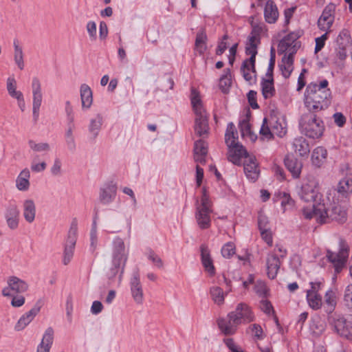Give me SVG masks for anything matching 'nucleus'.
Segmentation results:
<instances>
[{"mask_svg": "<svg viewBox=\"0 0 352 352\" xmlns=\"http://www.w3.org/2000/svg\"><path fill=\"white\" fill-rule=\"evenodd\" d=\"M221 254L224 258H230L235 254V245L229 242L225 244L221 249Z\"/></svg>", "mask_w": 352, "mask_h": 352, "instance_id": "nucleus-54", "label": "nucleus"}, {"mask_svg": "<svg viewBox=\"0 0 352 352\" xmlns=\"http://www.w3.org/2000/svg\"><path fill=\"white\" fill-rule=\"evenodd\" d=\"M208 153V144L202 140L195 142L194 146V159L197 163L204 164Z\"/></svg>", "mask_w": 352, "mask_h": 352, "instance_id": "nucleus-25", "label": "nucleus"}, {"mask_svg": "<svg viewBox=\"0 0 352 352\" xmlns=\"http://www.w3.org/2000/svg\"><path fill=\"white\" fill-rule=\"evenodd\" d=\"M41 306L36 304L30 310L23 314L14 326V330L20 331L23 330L38 314Z\"/></svg>", "mask_w": 352, "mask_h": 352, "instance_id": "nucleus-17", "label": "nucleus"}, {"mask_svg": "<svg viewBox=\"0 0 352 352\" xmlns=\"http://www.w3.org/2000/svg\"><path fill=\"white\" fill-rule=\"evenodd\" d=\"M272 124V121L269 122L266 118L263 119L259 131V133L262 140H270L273 138L271 126Z\"/></svg>", "mask_w": 352, "mask_h": 352, "instance_id": "nucleus-43", "label": "nucleus"}, {"mask_svg": "<svg viewBox=\"0 0 352 352\" xmlns=\"http://www.w3.org/2000/svg\"><path fill=\"white\" fill-rule=\"evenodd\" d=\"M80 99L83 109H89L93 102L92 91L87 84H82L80 87Z\"/></svg>", "mask_w": 352, "mask_h": 352, "instance_id": "nucleus-34", "label": "nucleus"}, {"mask_svg": "<svg viewBox=\"0 0 352 352\" xmlns=\"http://www.w3.org/2000/svg\"><path fill=\"white\" fill-rule=\"evenodd\" d=\"M28 144L30 151L34 153H47L50 151V146L47 142L29 140Z\"/></svg>", "mask_w": 352, "mask_h": 352, "instance_id": "nucleus-41", "label": "nucleus"}, {"mask_svg": "<svg viewBox=\"0 0 352 352\" xmlns=\"http://www.w3.org/2000/svg\"><path fill=\"white\" fill-rule=\"evenodd\" d=\"M334 122L337 126L339 127H342L346 123V118L344 116V115L342 113L337 112L333 114V116Z\"/></svg>", "mask_w": 352, "mask_h": 352, "instance_id": "nucleus-63", "label": "nucleus"}, {"mask_svg": "<svg viewBox=\"0 0 352 352\" xmlns=\"http://www.w3.org/2000/svg\"><path fill=\"white\" fill-rule=\"evenodd\" d=\"M31 93L32 102V116L36 122L39 117L40 109L43 100L42 84L38 77H33L31 80Z\"/></svg>", "mask_w": 352, "mask_h": 352, "instance_id": "nucleus-8", "label": "nucleus"}, {"mask_svg": "<svg viewBox=\"0 0 352 352\" xmlns=\"http://www.w3.org/2000/svg\"><path fill=\"white\" fill-rule=\"evenodd\" d=\"M102 124V117L100 114H97L90 120L89 126V132L96 138L101 128Z\"/></svg>", "mask_w": 352, "mask_h": 352, "instance_id": "nucleus-45", "label": "nucleus"}, {"mask_svg": "<svg viewBox=\"0 0 352 352\" xmlns=\"http://www.w3.org/2000/svg\"><path fill=\"white\" fill-rule=\"evenodd\" d=\"M74 129L75 124H67V128L65 131V138L67 147L71 151H74L76 147L75 138L74 135Z\"/></svg>", "mask_w": 352, "mask_h": 352, "instance_id": "nucleus-40", "label": "nucleus"}, {"mask_svg": "<svg viewBox=\"0 0 352 352\" xmlns=\"http://www.w3.org/2000/svg\"><path fill=\"white\" fill-rule=\"evenodd\" d=\"M337 303L336 292L332 289L328 290L324 295V305L327 311L331 312Z\"/></svg>", "mask_w": 352, "mask_h": 352, "instance_id": "nucleus-47", "label": "nucleus"}, {"mask_svg": "<svg viewBox=\"0 0 352 352\" xmlns=\"http://www.w3.org/2000/svg\"><path fill=\"white\" fill-rule=\"evenodd\" d=\"M65 112L67 114V124H74V115L73 107H72L69 101H67L65 103Z\"/></svg>", "mask_w": 352, "mask_h": 352, "instance_id": "nucleus-60", "label": "nucleus"}, {"mask_svg": "<svg viewBox=\"0 0 352 352\" xmlns=\"http://www.w3.org/2000/svg\"><path fill=\"white\" fill-rule=\"evenodd\" d=\"M91 248L94 250L96 248L98 242V231L96 223L93 224L90 232Z\"/></svg>", "mask_w": 352, "mask_h": 352, "instance_id": "nucleus-59", "label": "nucleus"}, {"mask_svg": "<svg viewBox=\"0 0 352 352\" xmlns=\"http://www.w3.org/2000/svg\"><path fill=\"white\" fill-rule=\"evenodd\" d=\"M262 94L265 99L271 98L275 94L273 77L263 79L261 82Z\"/></svg>", "mask_w": 352, "mask_h": 352, "instance_id": "nucleus-39", "label": "nucleus"}, {"mask_svg": "<svg viewBox=\"0 0 352 352\" xmlns=\"http://www.w3.org/2000/svg\"><path fill=\"white\" fill-rule=\"evenodd\" d=\"M200 249L202 265L205 271L210 276H212L215 274V268L213 264V261L210 256V251L208 247L205 245H201Z\"/></svg>", "mask_w": 352, "mask_h": 352, "instance_id": "nucleus-22", "label": "nucleus"}, {"mask_svg": "<svg viewBox=\"0 0 352 352\" xmlns=\"http://www.w3.org/2000/svg\"><path fill=\"white\" fill-rule=\"evenodd\" d=\"M294 55L285 54L282 58L281 63L279 65L280 70L284 78H287L291 75L294 69Z\"/></svg>", "mask_w": 352, "mask_h": 352, "instance_id": "nucleus-35", "label": "nucleus"}, {"mask_svg": "<svg viewBox=\"0 0 352 352\" xmlns=\"http://www.w3.org/2000/svg\"><path fill=\"white\" fill-rule=\"evenodd\" d=\"M333 324L340 336L352 339V322L346 320L343 316H336L333 318Z\"/></svg>", "mask_w": 352, "mask_h": 352, "instance_id": "nucleus-16", "label": "nucleus"}, {"mask_svg": "<svg viewBox=\"0 0 352 352\" xmlns=\"http://www.w3.org/2000/svg\"><path fill=\"white\" fill-rule=\"evenodd\" d=\"M311 288L307 290V300L310 307L317 310L322 305V296L318 294L321 289L320 282L310 283Z\"/></svg>", "mask_w": 352, "mask_h": 352, "instance_id": "nucleus-15", "label": "nucleus"}, {"mask_svg": "<svg viewBox=\"0 0 352 352\" xmlns=\"http://www.w3.org/2000/svg\"><path fill=\"white\" fill-rule=\"evenodd\" d=\"M129 283L131 294L133 300L136 304L142 305L144 300V292L138 269L133 272Z\"/></svg>", "mask_w": 352, "mask_h": 352, "instance_id": "nucleus-14", "label": "nucleus"}, {"mask_svg": "<svg viewBox=\"0 0 352 352\" xmlns=\"http://www.w3.org/2000/svg\"><path fill=\"white\" fill-rule=\"evenodd\" d=\"M218 327L221 332L226 336L234 335L237 330L238 323H234L230 313L227 315V318H219L217 321Z\"/></svg>", "mask_w": 352, "mask_h": 352, "instance_id": "nucleus-20", "label": "nucleus"}, {"mask_svg": "<svg viewBox=\"0 0 352 352\" xmlns=\"http://www.w3.org/2000/svg\"><path fill=\"white\" fill-rule=\"evenodd\" d=\"M327 151L322 146L316 147L311 153V161L313 166L320 168L326 162Z\"/></svg>", "mask_w": 352, "mask_h": 352, "instance_id": "nucleus-28", "label": "nucleus"}, {"mask_svg": "<svg viewBox=\"0 0 352 352\" xmlns=\"http://www.w3.org/2000/svg\"><path fill=\"white\" fill-rule=\"evenodd\" d=\"M212 212V204L205 190H203L200 201L196 204L195 218L199 227L201 229H207L210 226Z\"/></svg>", "mask_w": 352, "mask_h": 352, "instance_id": "nucleus-7", "label": "nucleus"}, {"mask_svg": "<svg viewBox=\"0 0 352 352\" xmlns=\"http://www.w3.org/2000/svg\"><path fill=\"white\" fill-rule=\"evenodd\" d=\"M292 145L294 151L301 157L307 156L310 152L309 144L302 137L295 138Z\"/></svg>", "mask_w": 352, "mask_h": 352, "instance_id": "nucleus-32", "label": "nucleus"}, {"mask_svg": "<svg viewBox=\"0 0 352 352\" xmlns=\"http://www.w3.org/2000/svg\"><path fill=\"white\" fill-rule=\"evenodd\" d=\"M285 164L294 178H299L302 168V163L294 157L285 159Z\"/></svg>", "mask_w": 352, "mask_h": 352, "instance_id": "nucleus-27", "label": "nucleus"}, {"mask_svg": "<svg viewBox=\"0 0 352 352\" xmlns=\"http://www.w3.org/2000/svg\"><path fill=\"white\" fill-rule=\"evenodd\" d=\"M327 214L328 218H331L333 220H336L339 222H344L346 219V210L340 205L334 204L331 209L327 207Z\"/></svg>", "mask_w": 352, "mask_h": 352, "instance_id": "nucleus-30", "label": "nucleus"}, {"mask_svg": "<svg viewBox=\"0 0 352 352\" xmlns=\"http://www.w3.org/2000/svg\"><path fill=\"white\" fill-rule=\"evenodd\" d=\"M190 100L195 114V133L199 137L206 138L209 133L208 114L204 107L199 91L194 87L191 88Z\"/></svg>", "mask_w": 352, "mask_h": 352, "instance_id": "nucleus-4", "label": "nucleus"}, {"mask_svg": "<svg viewBox=\"0 0 352 352\" xmlns=\"http://www.w3.org/2000/svg\"><path fill=\"white\" fill-rule=\"evenodd\" d=\"M348 256V245L343 240L340 241V250L338 253L330 250H327V257L333 264L336 273H339L342 270Z\"/></svg>", "mask_w": 352, "mask_h": 352, "instance_id": "nucleus-10", "label": "nucleus"}, {"mask_svg": "<svg viewBox=\"0 0 352 352\" xmlns=\"http://www.w3.org/2000/svg\"><path fill=\"white\" fill-rule=\"evenodd\" d=\"M344 300L346 305L352 308V284L349 285L344 291Z\"/></svg>", "mask_w": 352, "mask_h": 352, "instance_id": "nucleus-57", "label": "nucleus"}, {"mask_svg": "<svg viewBox=\"0 0 352 352\" xmlns=\"http://www.w3.org/2000/svg\"><path fill=\"white\" fill-rule=\"evenodd\" d=\"M271 121L272 122L271 126L273 135H276L279 137H282L285 135L287 132L286 129L281 123H279L278 121Z\"/></svg>", "mask_w": 352, "mask_h": 352, "instance_id": "nucleus-53", "label": "nucleus"}, {"mask_svg": "<svg viewBox=\"0 0 352 352\" xmlns=\"http://www.w3.org/2000/svg\"><path fill=\"white\" fill-rule=\"evenodd\" d=\"M338 192L342 195L352 192V181L349 178H343L338 184Z\"/></svg>", "mask_w": 352, "mask_h": 352, "instance_id": "nucleus-48", "label": "nucleus"}, {"mask_svg": "<svg viewBox=\"0 0 352 352\" xmlns=\"http://www.w3.org/2000/svg\"><path fill=\"white\" fill-rule=\"evenodd\" d=\"M280 262L278 257L274 253H270L266 258L267 274L271 279H274L280 268Z\"/></svg>", "mask_w": 352, "mask_h": 352, "instance_id": "nucleus-23", "label": "nucleus"}, {"mask_svg": "<svg viewBox=\"0 0 352 352\" xmlns=\"http://www.w3.org/2000/svg\"><path fill=\"white\" fill-rule=\"evenodd\" d=\"M228 147V160L236 165H241L242 160L250 154L241 144L232 145Z\"/></svg>", "mask_w": 352, "mask_h": 352, "instance_id": "nucleus-18", "label": "nucleus"}, {"mask_svg": "<svg viewBox=\"0 0 352 352\" xmlns=\"http://www.w3.org/2000/svg\"><path fill=\"white\" fill-rule=\"evenodd\" d=\"M241 133L243 137H249L252 140L256 136L252 132L248 117H246L239 122Z\"/></svg>", "mask_w": 352, "mask_h": 352, "instance_id": "nucleus-46", "label": "nucleus"}, {"mask_svg": "<svg viewBox=\"0 0 352 352\" xmlns=\"http://www.w3.org/2000/svg\"><path fill=\"white\" fill-rule=\"evenodd\" d=\"M7 283L12 292L18 294L24 293L28 291L29 288L28 284L25 280L16 276L9 277Z\"/></svg>", "mask_w": 352, "mask_h": 352, "instance_id": "nucleus-29", "label": "nucleus"}, {"mask_svg": "<svg viewBox=\"0 0 352 352\" xmlns=\"http://www.w3.org/2000/svg\"><path fill=\"white\" fill-rule=\"evenodd\" d=\"M232 83L230 69L225 71V74L220 78L219 86L223 93H226Z\"/></svg>", "mask_w": 352, "mask_h": 352, "instance_id": "nucleus-51", "label": "nucleus"}, {"mask_svg": "<svg viewBox=\"0 0 352 352\" xmlns=\"http://www.w3.org/2000/svg\"><path fill=\"white\" fill-rule=\"evenodd\" d=\"M207 36L204 30L197 32L195 43V51L200 55L204 54L207 50L206 45Z\"/></svg>", "mask_w": 352, "mask_h": 352, "instance_id": "nucleus-37", "label": "nucleus"}, {"mask_svg": "<svg viewBox=\"0 0 352 352\" xmlns=\"http://www.w3.org/2000/svg\"><path fill=\"white\" fill-rule=\"evenodd\" d=\"M265 21L269 23H275L278 16L276 6L272 1H267L264 10Z\"/></svg>", "mask_w": 352, "mask_h": 352, "instance_id": "nucleus-36", "label": "nucleus"}, {"mask_svg": "<svg viewBox=\"0 0 352 352\" xmlns=\"http://www.w3.org/2000/svg\"><path fill=\"white\" fill-rule=\"evenodd\" d=\"M333 20L334 17L332 14L331 8H326L318 19V25L319 28L323 31L328 30L331 28Z\"/></svg>", "mask_w": 352, "mask_h": 352, "instance_id": "nucleus-31", "label": "nucleus"}, {"mask_svg": "<svg viewBox=\"0 0 352 352\" xmlns=\"http://www.w3.org/2000/svg\"><path fill=\"white\" fill-rule=\"evenodd\" d=\"M238 140V133L235 129V126L232 122H230L228 124L226 134H225V141L226 144L228 146H230L232 145L239 144L237 142Z\"/></svg>", "mask_w": 352, "mask_h": 352, "instance_id": "nucleus-38", "label": "nucleus"}, {"mask_svg": "<svg viewBox=\"0 0 352 352\" xmlns=\"http://www.w3.org/2000/svg\"><path fill=\"white\" fill-rule=\"evenodd\" d=\"M14 60L15 64L17 65L20 70H23L25 67V63L23 60V52L22 47L19 45L17 42H14Z\"/></svg>", "mask_w": 352, "mask_h": 352, "instance_id": "nucleus-44", "label": "nucleus"}, {"mask_svg": "<svg viewBox=\"0 0 352 352\" xmlns=\"http://www.w3.org/2000/svg\"><path fill=\"white\" fill-rule=\"evenodd\" d=\"M86 29L91 39L95 40L96 38L97 32L96 23L94 21H89L87 23Z\"/></svg>", "mask_w": 352, "mask_h": 352, "instance_id": "nucleus-61", "label": "nucleus"}, {"mask_svg": "<svg viewBox=\"0 0 352 352\" xmlns=\"http://www.w3.org/2000/svg\"><path fill=\"white\" fill-rule=\"evenodd\" d=\"M297 194L300 200L312 202V207H305L302 210V216L306 219H315L320 223L326 222L328 217L327 203L322 198L320 192L318 182L315 179H308L300 186L296 187Z\"/></svg>", "mask_w": 352, "mask_h": 352, "instance_id": "nucleus-1", "label": "nucleus"}, {"mask_svg": "<svg viewBox=\"0 0 352 352\" xmlns=\"http://www.w3.org/2000/svg\"><path fill=\"white\" fill-rule=\"evenodd\" d=\"M22 211L25 220L28 223H32L35 220L36 213L34 201L32 199H25L22 205Z\"/></svg>", "mask_w": 352, "mask_h": 352, "instance_id": "nucleus-24", "label": "nucleus"}, {"mask_svg": "<svg viewBox=\"0 0 352 352\" xmlns=\"http://www.w3.org/2000/svg\"><path fill=\"white\" fill-rule=\"evenodd\" d=\"M47 164L45 161H41L38 155H35L31 162L30 168L34 173L43 172L46 169Z\"/></svg>", "mask_w": 352, "mask_h": 352, "instance_id": "nucleus-50", "label": "nucleus"}, {"mask_svg": "<svg viewBox=\"0 0 352 352\" xmlns=\"http://www.w3.org/2000/svg\"><path fill=\"white\" fill-rule=\"evenodd\" d=\"M76 238L77 224L76 222H72L68 232L67 239L64 251L63 262L65 265H68L73 257L74 250L76 243Z\"/></svg>", "mask_w": 352, "mask_h": 352, "instance_id": "nucleus-12", "label": "nucleus"}, {"mask_svg": "<svg viewBox=\"0 0 352 352\" xmlns=\"http://www.w3.org/2000/svg\"><path fill=\"white\" fill-rule=\"evenodd\" d=\"M328 84L327 80H323L319 84L308 85L305 92L304 104L309 111L316 113L330 105L331 91L327 88Z\"/></svg>", "mask_w": 352, "mask_h": 352, "instance_id": "nucleus-2", "label": "nucleus"}, {"mask_svg": "<svg viewBox=\"0 0 352 352\" xmlns=\"http://www.w3.org/2000/svg\"><path fill=\"white\" fill-rule=\"evenodd\" d=\"M234 323L248 324L254 320V315L251 308L245 303H239L235 309L230 312Z\"/></svg>", "mask_w": 352, "mask_h": 352, "instance_id": "nucleus-9", "label": "nucleus"}, {"mask_svg": "<svg viewBox=\"0 0 352 352\" xmlns=\"http://www.w3.org/2000/svg\"><path fill=\"white\" fill-rule=\"evenodd\" d=\"M280 204L283 211L292 208L294 206V201L291 198L290 195L286 192L280 195Z\"/></svg>", "mask_w": 352, "mask_h": 352, "instance_id": "nucleus-52", "label": "nucleus"}, {"mask_svg": "<svg viewBox=\"0 0 352 352\" xmlns=\"http://www.w3.org/2000/svg\"><path fill=\"white\" fill-rule=\"evenodd\" d=\"M53 340H54V330L52 328L49 327L45 330L41 342H44L45 344H47L50 346H52Z\"/></svg>", "mask_w": 352, "mask_h": 352, "instance_id": "nucleus-58", "label": "nucleus"}, {"mask_svg": "<svg viewBox=\"0 0 352 352\" xmlns=\"http://www.w3.org/2000/svg\"><path fill=\"white\" fill-rule=\"evenodd\" d=\"M265 220V217L263 215H260L258 217V228L261 231V235L263 239V240L269 245L272 246L273 240H272V232L265 228V226H263V221Z\"/></svg>", "mask_w": 352, "mask_h": 352, "instance_id": "nucleus-42", "label": "nucleus"}, {"mask_svg": "<svg viewBox=\"0 0 352 352\" xmlns=\"http://www.w3.org/2000/svg\"><path fill=\"white\" fill-rule=\"evenodd\" d=\"M243 170L246 177L251 182H256L260 175L258 163L254 155H246L243 160Z\"/></svg>", "mask_w": 352, "mask_h": 352, "instance_id": "nucleus-13", "label": "nucleus"}, {"mask_svg": "<svg viewBox=\"0 0 352 352\" xmlns=\"http://www.w3.org/2000/svg\"><path fill=\"white\" fill-rule=\"evenodd\" d=\"M117 188L113 184H107L100 190L99 201L102 204L108 205L116 198Z\"/></svg>", "mask_w": 352, "mask_h": 352, "instance_id": "nucleus-19", "label": "nucleus"}, {"mask_svg": "<svg viewBox=\"0 0 352 352\" xmlns=\"http://www.w3.org/2000/svg\"><path fill=\"white\" fill-rule=\"evenodd\" d=\"M300 37L298 32H292L285 36L278 43V52L287 55H294L300 47L297 39Z\"/></svg>", "mask_w": 352, "mask_h": 352, "instance_id": "nucleus-11", "label": "nucleus"}, {"mask_svg": "<svg viewBox=\"0 0 352 352\" xmlns=\"http://www.w3.org/2000/svg\"><path fill=\"white\" fill-rule=\"evenodd\" d=\"M50 172L53 176L58 177L63 173L62 162L59 158H56L50 168Z\"/></svg>", "mask_w": 352, "mask_h": 352, "instance_id": "nucleus-55", "label": "nucleus"}, {"mask_svg": "<svg viewBox=\"0 0 352 352\" xmlns=\"http://www.w3.org/2000/svg\"><path fill=\"white\" fill-rule=\"evenodd\" d=\"M255 292L261 297L267 295V288L265 283L262 280H257L254 286Z\"/></svg>", "mask_w": 352, "mask_h": 352, "instance_id": "nucleus-56", "label": "nucleus"}, {"mask_svg": "<svg viewBox=\"0 0 352 352\" xmlns=\"http://www.w3.org/2000/svg\"><path fill=\"white\" fill-rule=\"evenodd\" d=\"M260 43V38L258 33L252 31L249 36L246 43L245 53L250 57L243 62L241 67L244 79L249 83H252L256 78L255 58L257 54V46Z\"/></svg>", "mask_w": 352, "mask_h": 352, "instance_id": "nucleus-5", "label": "nucleus"}, {"mask_svg": "<svg viewBox=\"0 0 352 352\" xmlns=\"http://www.w3.org/2000/svg\"><path fill=\"white\" fill-rule=\"evenodd\" d=\"M299 125L302 133L314 139L320 138L324 130L322 120L318 118L315 113L310 111L301 116Z\"/></svg>", "mask_w": 352, "mask_h": 352, "instance_id": "nucleus-6", "label": "nucleus"}, {"mask_svg": "<svg viewBox=\"0 0 352 352\" xmlns=\"http://www.w3.org/2000/svg\"><path fill=\"white\" fill-rule=\"evenodd\" d=\"M250 328L251 329L252 332L254 334L255 338H256L258 340H261L263 338V331L260 325L254 324L252 326H250Z\"/></svg>", "mask_w": 352, "mask_h": 352, "instance_id": "nucleus-64", "label": "nucleus"}, {"mask_svg": "<svg viewBox=\"0 0 352 352\" xmlns=\"http://www.w3.org/2000/svg\"><path fill=\"white\" fill-rule=\"evenodd\" d=\"M327 39V33L326 32L320 37L316 38L315 52L317 53L322 50L324 45V42Z\"/></svg>", "mask_w": 352, "mask_h": 352, "instance_id": "nucleus-62", "label": "nucleus"}, {"mask_svg": "<svg viewBox=\"0 0 352 352\" xmlns=\"http://www.w3.org/2000/svg\"><path fill=\"white\" fill-rule=\"evenodd\" d=\"M5 218L8 226L10 229L15 230L18 228L19 221V211L15 204H10L6 208Z\"/></svg>", "mask_w": 352, "mask_h": 352, "instance_id": "nucleus-21", "label": "nucleus"}, {"mask_svg": "<svg viewBox=\"0 0 352 352\" xmlns=\"http://www.w3.org/2000/svg\"><path fill=\"white\" fill-rule=\"evenodd\" d=\"M16 87V81L14 77H8L6 80V88L8 94L13 98L23 94L21 91H18Z\"/></svg>", "mask_w": 352, "mask_h": 352, "instance_id": "nucleus-49", "label": "nucleus"}, {"mask_svg": "<svg viewBox=\"0 0 352 352\" xmlns=\"http://www.w3.org/2000/svg\"><path fill=\"white\" fill-rule=\"evenodd\" d=\"M127 259L128 252L124 240L119 236L115 237L112 242L111 267L107 273L109 283H113L118 276V285H120Z\"/></svg>", "mask_w": 352, "mask_h": 352, "instance_id": "nucleus-3", "label": "nucleus"}, {"mask_svg": "<svg viewBox=\"0 0 352 352\" xmlns=\"http://www.w3.org/2000/svg\"><path fill=\"white\" fill-rule=\"evenodd\" d=\"M30 171L29 168H23L16 179L15 184L16 188L20 191L28 190L30 186Z\"/></svg>", "mask_w": 352, "mask_h": 352, "instance_id": "nucleus-26", "label": "nucleus"}, {"mask_svg": "<svg viewBox=\"0 0 352 352\" xmlns=\"http://www.w3.org/2000/svg\"><path fill=\"white\" fill-rule=\"evenodd\" d=\"M209 294L212 302L217 306H222L227 296L223 289L219 286H212L209 289Z\"/></svg>", "mask_w": 352, "mask_h": 352, "instance_id": "nucleus-33", "label": "nucleus"}]
</instances>
